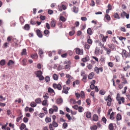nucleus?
Segmentation results:
<instances>
[{
  "mask_svg": "<svg viewBox=\"0 0 130 130\" xmlns=\"http://www.w3.org/2000/svg\"><path fill=\"white\" fill-rule=\"evenodd\" d=\"M105 101L107 102V105L109 106L111 105L112 99L110 95H109L107 97H105L104 98Z\"/></svg>",
  "mask_w": 130,
  "mask_h": 130,
  "instance_id": "1",
  "label": "nucleus"
},
{
  "mask_svg": "<svg viewBox=\"0 0 130 130\" xmlns=\"http://www.w3.org/2000/svg\"><path fill=\"white\" fill-rule=\"evenodd\" d=\"M104 49L105 51H106L107 54L109 55L111 52V50L108 48L104 47Z\"/></svg>",
  "mask_w": 130,
  "mask_h": 130,
  "instance_id": "11",
  "label": "nucleus"
},
{
  "mask_svg": "<svg viewBox=\"0 0 130 130\" xmlns=\"http://www.w3.org/2000/svg\"><path fill=\"white\" fill-rule=\"evenodd\" d=\"M22 62L23 63V65L24 66H25L26 64V63L27 62V60L26 59H24L22 60Z\"/></svg>",
  "mask_w": 130,
  "mask_h": 130,
  "instance_id": "51",
  "label": "nucleus"
},
{
  "mask_svg": "<svg viewBox=\"0 0 130 130\" xmlns=\"http://www.w3.org/2000/svg\"><path fill=\"white\" fill-rule=\"evenodd\" d=\"M60 20L61 21H62L63 22L65 21L66 20V19L64 17H63V16L60 17Z\"/></svg>",
  "mask_w": 130,
  "mask_h": 130,
  "instance_id": "48",
  "label": "nucleus"
},
{
  "mask_svg": "<svg viewBox=\"0 0 130 130\" xmlns=\"http://www.w3.org/2000/svg\"><path fill=\"white\" fill-rule=\"evenodd\" d=\"M86 116L88 118H90L91 117V113L90 112L88 111L86 112Z\"/></svg>",
  "mask_w": 130,
  "mask_h": 130,
  "instance_id": "22",
  "label": "nucleus"
},
{
  "mask_svg": "<svg viewBox=\"0 0 130 130\" xmlns=\"http://www.w3.org/2000/svg\"><path fill=\"white\" fill-rule=\"evenodd\" d=\"M53 86L55 89H57L59 90H61L62 88L61 85L59 84H57L56 83L53 84Z\"/></svg>",
  "mask_w": 130,
  "mask_h": 130,
  "instance_id": "4",
  "label": "nucleus"
},
{
  "mask_svg": "<svg viewBox=\"0 0 130 130\" xmlns=\"http://www.w3.org/2000/svg\"><path fill=\"white\" fill-rule=\"evenodd\" d=\"M30 105L32 107H35L36 106L37 104L36 103H35L34 102H32L30 103Z\"/></svg>",
  "mask_w": 130,
  "mask_h": 130,
  "instance_id": "34",
  "label": "nucleus"
},
{
  "mask_svg": "<svg viewBox=\"0 0 130 130\" xmlns=\"http://www.w3.org/2000/svg\"><path fill=\"white\" fill-rule=\"evenodd\" d=\"M28 119L25 117L23 119V121L25 123H27L28 122Z\"/></svg>",
  "mask_w": 130,
  "mask_h": 130,
  "instance_id": "56",
  "label": "nucleus"
},
{
  "mask_svg": "<svg viewBox=\"0 0 130 130\" xmlns=\"http://www.w3.org/2000/svg\"><path fill=\"white\" fill-rule=\"evenodd\" d=\"M94 74L93 72L90 73L88 75V78L89 79H92L94 76Z\"/></svg>",
  "mask_w": 130,
  "mask_h": 130,
  "instance_id": "12",
  "label": "nucleus"
},
{
  "mask_svg": "<svg viewBox=\"0 0 130 130\" xmlns=\"http://www.w3.org/2000/svg\"><path fill=\"white\" fill-rule=\"evenodd\" d=\"M99 93L102 95H104L105 93V91L103 90H100L99 92Z\"/></svg>",
  "mask_w": 130,
  "mask_h": 130,
  "instance_id": "55",
  "label": "nucleus"
},
{
  "mask_svg": "<svg viewBox=\"0 0 130 130\" xmlns=\"http://www.w3.org/2000/svg\"><path fill=\"white\" fill-rule=\"evenodd\" d=\"M48 91L49 93H53V95L55 94V93L54 90L50 87L48 88Z\"/></svg>",
  "mask_w": 130,
  "mask_h": 130,
  "instance_id": "18",
  "label": "nucleus"
},
{
  "mask_svg": "<svg viewBox=\"0 0 130 130\" xmlns=\"http://www.w3.org/2000/svg\"><path fill=\"white\" fill-rule=\"evenodd\" d=\"M98 115L96 114H94L93 117V120L94 121H96L98 120Z\"/></svg>",
  "mask_w": 130,
  "mask_h": 130,
  "instance_id": "17",
  "label": "nucleus"
},
{
  "mask_svg": "<svg viewBox=\"0 0 130 130\" xmlns=\"http://www.w3.org/2000/svg\"><path fill=\"white\" fill-rule=\"evenodd\" d=\"M75 33V30H73V31H70L69 33V35L70 36H73Z\"/></svg>",
  "mask_w": 130,
  "mask_h": 130,
  "instance_id": "50",
  "label": "nucleus"
},
{
  "mask_svg": "<svg viewBox=\"0 0 130 130\" xmlns=\"http://www.w3.org/2000/svg\"><path fill=\"white\" fill-rule=\"evenodd\" d=\"M9 44V43L8 42H6L4 43L3 46L5 48H6L8 47V45Z\"/></svg>",
  "mask_w": 130,
  "mask_h": 130,
  "instance_id": "40",
  "label": "nucleus"
},
{
  "mask_svg": "<svg viewBox=\"0 0 130 130\" xmlns=\"http://www.w3.org/2000/svg\"><path fill=\"white\" fill-rule=\"evenodd\" d=\"M70 89V88L67 87L65 85L63 86V89L62 91V92L66 94L68 93V91Z\"/></svg>",
  "mask_w": 130,
  "mask_h": 130,
  "instance_id": "5",
  "label": "nucleus"
},
{
  "mask_svg": "<svg viewBox=\"0 0 130 130\" xmlns=\"http://www.w3.org/2000/svg\"><path fill=\"white\" fill-rule=\"evenodd\" d=\"M121 115L119 113L117 114L116 116V119L117 121H119L121 120Z\"/></svg>",
  "mask_w": 130,
  "mask_h": 130,
  "instance_id": "27",
  "label": "nucleus"
},
{
  "mask_svg": "<svg viewBox=\"0 0 130 130\" xmlns=\"http://www.w3.org/2000/svg\"><path fill=\"white\" fill-rule=\"evenodd\" d=\"M108 128L110 130H113L114 127L112 123H110L109 124L108 126Z\"/></svg>",
  "mask_w": 130,
  "mask_h": 130,
  "instance_id": "25",
  "label": "nucleus"
},
{
  "mask_svg": "<svg viewBox=\"0 0 130 130\" xmlns=\"http://www.w3.org/2000/svg\"><path fill=\"white\" fill-rule=\"evenodd\" d=\"M121 78L122 79V81H123V82H122V83L124 84H127V82L125 78L124 77V75L123 74H121Z\"/></svg>",
  "mask_w": 130,
  "mask_h": 130,
  "instance_id": "8",
  "label": "nucleus"
},
{
  "mask_svg": "<svg viewBox=\"0 0 130 130\" xmlns=\"http://www.w3.org/2000/svg\"><path fill=\"white\" fill-rule=\"evenodd\" d=\"M89 60V56L87 55L85 58L83 59V61L84 62L88 61Z\"/></svg>",
  "mask_w": 130,
  "mask_h": 130,
  "instance_id": "16",
  "label": "nucleus"
},
{
  "mask_svg": "<svg viewBox=\"0 0 130 130\" xmlns=\"http://www.w3.org/2000/svg\"><path fill=\"white\" fill-rule=\"evenodd\" d=\"M87 33L90 35L92 34V30L91 28H89L87 30Z\"/></svg>",
  "mask_w": 130,
  "mask_h": 130,
  "instance_id": "26",
  "label": "nucleus"
},
{
  "mask_svg": "<svg viewBox=\"0 0 130 130\" xmlns=\"http://www.w3.org/2000/svg\"><path fill=\"white\" fill-rule=\"evenodd\" d=\"M35 101L36 104H40L42 102V101L40 98H37L35 100Z\"/></svg>",
  "mask_w": 130,
  "mask_h": 130,
  "instance_id": "21",
  "label": "nucleus"
},
{
  "mask_svg": "<svg viewBox=\"0 0 130 130\" xmlns=\"http://www.w3.org/2000/svg\"><path fill=\"white\" fill-rule=\"evenodd\" d=\"M105 18L108 21H109L110 19V16L108 14H106L105 15Z\"/></svg>",
  "mask_w": 130,
  "mask_h": 130,
  "instance_id": "53",
  "label": "nucleus"
},
{
  "mask_svg": "<svg viewBox=\"0 0 130 130\" xmlns=\"http://www.w3.org/2000/svg\"><path fill=\"white\" fill-rule=\"evenodd\" d=\"M26 127L24 123H22L21 124L20 129L21 130H23Z\"/></svg>",
  "mask_w": 130,
  "mask_h": 130,
  "instance_id": "24",
  "label": "nucleus"
},
{
  "mask_svg": "<svg viewBox=\"0 0 130 130\" xmlns=\"http://www.w3.org/2000/svg\"><path fill=\"white\" fill-rule=\"evenodd\" d=\"M20 117H18L16 119V121L17 122H19L20 120H21L23 116L22 115V113L21 112H20Z\"/></svg>",
  "mask_w": 130,
  "mask_h": 130,
  "instance_id": "20",
  "label": "nucleus"
},
{
  "mask_svg": "<svg viewBox=\"0 0 130 130\" xmlns=\"http://www.w3.org/2000/svg\"><path fill=\"white\" fill-rule=\"evenodd\" d=\"M14 63V62L13 60H9L7 64L8 66H10L12 64Z\"/></svg>",
  "mask_w": 130,
  "mask_h": 130,
  "instance_id": "36",
  "label": "nucleus"
},
{
  "mask_svg": "<svg viewBox=\"0 0 130 130\" xmlns=\"http://www.w3.org/2000/svg\"><path fill=\"white\" fill-rule=\"evenodd\" d=\"M68 62L69 64L66 65L64 67L66 69H67L68 70H69L70 69V66L69 64H70L71 62L70 61H68Z\"/></svg>",
  "mask_w": 130,
  "mask_h": 130,
  "instance_id": "15",
  "label": "nucleus"
},
{
  "mask_svg": "<svg viewBox=\"0 0 130 130\" xmlns=\"http://www.w3.org/2000/svg\"><path fill=\"white\" fill-rule=\"evenodd\" d=\"M81 75L83 77V78L82 79L83 82L85 83L87 82V74H85V72L84 71H81Z\"/></svg>",
  "mask_w": 130,
  "mask_h": 130,
  "instance_id": "2",
  "label": "nucleus"
},
{
  "mask_svg": "<svg viewBox=\"0 0 130 130\" xmlns=\"http://www.w3.org/2000/svg\"><path fill=\"white\" fill-rule=\"evenodd\" d=\"M38 77L39 78V79L40 80H42L44 79V77L42 75L39 76V77Z\"/></svg>",
  "mask_w": 130,
  "mask_h": 130,
  "instance_id": "64",
  "label": "nucleus"
},
{
  "mask_svg": "<svg viewBox=\"0 0 130 130\" xmlns=\"http://www.w3.org/2000/svg\"><path fill=\"white\" fill-rule=\"evenodd\" d=\"M5 64V60H2L0 62V64L1 66H3Z\"/></svg>",
  "mask_w": 130,
  "mask_h": 130,
  "instance_id": "44",
  "label": "nucleus"
},
{
  "mask_svg": "<svg viewBox=\"0 0 130 130\" xmlns=\"http://www.w3.org/2000/svg\"><path fill=\"white\" fill-rule=\"evenodd\" d=\"M51 125H52V126L55 127H56L58 126V124L54 121H53Z\"/></svg>",
  "mask_w": 130,
  "mask_h": 130,
  "instance_id": "19",
  "label": "nucleus"
},
{
  "mask_svg": "<svg viewBox=\"0 0 130 130\" xmlns=\"http://www.w3.org/2000/svg\"><path fill=\"white\" fill-rule=\"evenodd\" d=\"M72 11L75 13H77L78 12V7H76L75 6H74L73 9H72Z\"/></svg>",
  "mask_w": 130,
  "mask_h": 130,
  "instance_id": "10",
  "label": "nucleus"
},
{
  "mask_svg": "<svg viewBox=\"0 0 130 130\" xmlns=\"http://www.w3.org/2000/svg\"><path fill=\"white\" fill-rule=\"evenodd\" d=\"M62 102V99L61 98H58L56 100L57 103L58 104H59Z\"/></svg>",
  "mask_w": 130,
  "mask_h": 130,
  "instance_id": "32",
  "label": "nucleus"
},
{
  "mask_svg": "<svg viewBox=\"0 0 130 130\" xmlns=\"http://www.w3.org/2000/svg\"><path fill=\"white\" fill-rule=\"evenodd\" d=\"M45 80L47 83L50 81V77L48 76H47L45 78Z\"/></svg>",
  "mask_w": 130,
  "mask_h": 130,
  "instance_id": "45",
  "label": "nucleus"
},
{
  "mask_svg": "<svg viewBox=\"0 0 130 130\" xmlns=\"http://www.w3.org/2000/svg\"><path fill=\"white\" fill-rule=\"evenodd\" d=\"M35 74L36 75V77H38L42 75V73L41 71L39 70L36 72Z\"/></svg>",
  "mask_w": 130,
  "mask_h": 130,
  "instance_id": "13",
  "label": "nucleus"
},
{
  "mask_svg": "<svg viewBox=\"0 0 130 130\" xmlns=\"http://www.w3.org/2000/svg\"><path fill=\"white\" fill-rule=\"evenodd\" d=\"M100 49L98 47H96L94 51V54L96 55H98L100 53Z\"/></svg>",
  "mask_w": 130,
  "mask_h": 130,
  "instance_id": "14",
  "label": "nucleus"
},
{
  "mask_svg": "<svg viewBox=\"0 0 130 130\" xmlns=\"http://www.w3.org/2000/svg\"><path fill=\"white\" fill-rule=\"evenodd\" d=\"M78 110L79 112H81L83 111L84 109L82 107L79 106L78 107Z\"/></svg>",
  "mask_w": 130,
  "mask_h": 130,
  "instance_id": "42",
  "label": "nucleus"
},
{
  "mask_svg": "<svg viewBox=\"0 0 130 130\" xmlns=\"http://www.w3.org/2000/svg\"><path fill=\"white\" fill-rule=\"evenodd\" d=\"M120 29L123 32H125L126 31L125 28L124 27H120Z\"/></svg>",
  "mask_w": 130,
  "mask_h": 130,
  "instance_id": "58",
  "label": "nucleus"
},
{
  "mask_svg": "<svg viewBox=\"0 0 130 130\" xmlns=\"http://www.w3.org/2000/svg\"><path fill=\"white\" fill-rule=\"evenodd\" d=\"M24 28L25 30H28L30 29V26L29 24H26L25 25Z\"/></svg>",
  "mask_w": 130,
  "mask_h": 130,
  "instance_id": "29",
  "label": "nucleus"
},
{
  "mask_svg": "<svg viewBox=\"0 0 130 130\" xmlns=\"http://www.w3.org/2000/svg\"><path fill=\"white\" fill-rule=\"evenodd\" d=\"M102 121L105 123L106 124L107 120L105 117H103L102 119Z\"/></svg>",
  "mask_w": 130,
  "mask_h": 130,
  "instance_id": "57",
  "label": "nucleus"
},
{
  "mask_svg": "<svg viewBox=\"0 0 130 130\" xmlns=\"http://www.w3.org/2000/svg\"><path fill=\"white\" fill-rule=\"evenodd\" d=\"M54 111V110L52 108H50L49 110V113L50 114H52Z\"/></svg>",
  "mask_w": 130,
  "mask_h": 130,
  "instance_id": "63",
  "label": "nucleus"
},
{
  "mask_svg": "<svg viewBox=\"0 0 130 130\" xmlns=\"http://www.w3.org/2000/svg\"><path fill=\"white\" fill-rule=\"evenodd\" d=\"M121 16L122 18H124L125 16L126 18L127 19H128L129 18V14L127 13L124 11H123L121 14Z\"/></svg>",
  "mask_w": 130,
  "mask_h": 130,
  "instance_id": "7",
  "label": "nucleus"
},
{
  "mask_svg": "<svg viewBox=\"0 0 130 130\" xmlns=\"http://www.w3.org/2000/svg\"><path fill=\"white\" fill-rule=\"evenodd\" d=\"M94 71L98 74H99V68L96 67H95L94 68Z\"/></svg>",
  "mask_w": 130,
  "mask_h": 130,
  "instance_id": "46",
  "label": "nucleus"
},
{
  "mask_svg": "<svg viewBox=\"0 0 130 130\" xmlns=\"http://www.w3.org/2000/svg\"><path fill=\"white\" fill-rule=\"evenodd\" d=\"M66 116L69 120H70L71 119V118L70 115L68 113L66 114Z\"/></svg>",
  "mask_w": 130,
  "mask_h": 130,
  "instance_id": "61",
  "label": "nucleus"
},
{
  "mask_svg": "<svg viewBox=\"0 0 130 130\" xmlns=\"http://www.w3.org/2000/svg\"><path fill=\"white\" fill-rule=\"evenodd\" d=\"M45 121L46 123L50 122L51 121V120L50 118L46 117L45 119Z\"/></svg>",
  "mask_w": 130,
  "mask_h": 130,
  "instance_id": "31",
  "label": "nucleus"
},
{
  "mask_svg": "<svg viewBox=\"0 0 130 130\" xmlns=\"http://www.w3.org/2000/svg\"><path fill=\"white\" fill-rule=\"evenodd\" d=\"M99 45L101 47H103L104 48V47H105L104 46V44H102L101 42H99Z\"/></svg>",
  "mask_w": 130,
  "mask_h": 130,
  "instance_id": "62",
  "label": "nucleus"
},
{
  "mask_svg": "<svg viewBox=\"0 0 130 130\" xmlns=\"http://www.w3.org/2000/svg\"><path fill=\"white\" fill-rule=\"evenodd\" d=\"M26 50L25 49H24L21 52V54L22 55H26L27 53L26 52Z\"/></svg>",
  "mask_w": 130,
  "mask_h": 130,
  "instance_id": "37",
  "label": "nucleus"
},
{
  "mask_svg": "<svg viewBox=\"0 0 130 130\" xmlns=\"http://www.w3.org/2000/svg\"><path fill=\"white\" fill-rule=\"evenodd\" d=\"M114 114V113L113 112H112L111 113L110 116V118L111 119L113 120L114 119L113 116Z\"/></svg>",
  "mask_w": 130,
  "mask_h": 130,
  "instance_id": "49",
  "label": "nucleus"
},
{
  "mask_svg": "<svg viewBox=\"0 0 130 130\" xmlns=\"http://www.w3.org/2000/svg\"><path fill=\"white\" fill-rule=\"evenodd\" d=\"M47 102V101L46 100H44L42 102V104L43 106L46 105Z\"/></svg>",
  "mask_w": 130,
  "mask_h": 130,
  "instance_id": "54",
  "label": "nucleus"
},
{
  "mask_svg": "<svg viewBox=\"0 0 130 130\" xmlns=\"http://www.w3.org/2000/svg\"><path fill=\"white\" fill-rule=\"evenodd\" d=\"M44 33L46 35H49L50 34V31L48 30L45 29L44 31Z\"/></svg>",
  "mask_w": 130,
  "mask_h": 130,
  "instance_id": "52",
  "label": "nucleus"
},
{
  "mask_svg": "<svg viewBox=\"0 0 130 130\" xmlns=\"http://www.w3.org/2000/svg\"><path fill=\"white\" fill-rule=\"evenodd\" d=\"M128 54L129 55H128L126 53V52L125 50H123L122 52V55L123 57H125V58H126L127 57H129L130 56V54Z\"/></svg>",
  "mask_w": 130,
  "mask_h": 130,
  "instance_id": "6",
  "label": "nucleus"
},
{
  "mask_svg": "<svg viewBox=\"0 0 130 130\" xmlns=\"http://www.w3.org/2000/svg\"><path fill=\"white\" fill-rule=\"evenodd\" d=\"M68 126L67 123H66L64 122L63 123L62 125V128L64 129H65Z\"/></svg>",
  "mask_w": 130,
  "mask_h": 130,
  "instance_id": "47",
  "label": "nucleus"
},
{
  "mask_svg": "<svg viewBox=\"0 0 130 130\" xmlns=\"http://www.w3.org/2000/svg\"><path fill=\"white\" fill-rule=\"evenodd\" d=\"M86 102L87 103L88 105H90V102L91 101L89 99H87L86 100Z\"/></svg>",
  "mask_w": 130,
  "mask_h": 130,
  "instance_id": "60",
  "label": "nucleus"
},
{
  "mask_svg": "<svg viewBox=\"0 0 130 130\" xmlns=\"http://www.w3.org/2000/svg\"><path fill=\"white\" fill-rule=\"evenodd\" d=\"M75 52L76 54L80 55L83 54V49H80L79 48H76L75 49Z\"/></svg>",
  "mask_w": 130,
  "mask_h": 130,
  "instance_id": "3",
  "label": "nucleus"
},
{
  "mask_svg": "<svg viewBox=\"0 0 130 130\" xmlns=\"http://www.w3.org/2000/svg\"><path fill=\"white\" fill-rule=\"evenodd\" d=\"M97 128V126L95 125L92 126L90 127V128L92 130H96Z\"/></svg>",
  "mask_w": 130,
  "mask_h": 130,
  "instance_id": "39",
  "label": "nucleus"
},
{
  "mask_svg": "<svg viewBox=\"0 0 130 130\" xmlns=\"http://www.w3.org/2000/svg\"><path fill=\"white\" fill-rule=\"evenodd\" d=\"M113 17L114 18L118 19H119L120 18L119 16V15L117 13H116L114 14Z\"/></svg>",
  "mask_w": 130,
  "mask_h": 130,
  "instance_id": "30",
  "label": "nucleus"
},
{
  "mask_svg": "<svg viewBox=\"0 0 130 130\" xmlns=\"http://www.w3.org/2000/svg\"><path fill=\"white\" fill-rule=\"evenodd\" d=\"M118 101V103L119 104H120L121 103V101H122L123 103H124V98L123 97H121L120 98V99L119 100H117Z\"/></svg>",
  "mask_w": 130,
  "mask_h": 130,
  "instance_id": "23",
  "label": "nucleus"
},
{
  "mask_svg": "<svg viewBox=\"0 0 130 130\" xmlns=\"http://www.w3.org/2000/svg\"><path fill=\"white\" fill-rule=\"evenodd\" d=\"M19 20L20 21L22 24H23L24 22V19L23 17L21 16L20 17Z\"/></svg>",
  "mask_w": 130,
  "mask_h": 130,
  "instance_id": "35",
  "label": "nucleus"
},
{
  "mask_svg": "<svg viewBox=\"0 0 130 130\" xmlns=\"http://www.w3.org/2000/svg\"><path fill=\"white\" fill-rule=\"evenodd\" d=\"M53 78L55 80H58V76L56 74H53Z\"/></svg>",
  "mask_w": 130,
  "mask_h": 130,
  "instance_id": "38",
  "label": "nucleus"
},
{
  "mask_svg": "<svg viewBox=\"0 0 130 130\" xmlns=\"http://www.w3.org/2000/svg\"><path fill=\"white\" fill-rule=\"evenodd\" d=\"M51 26L52 27H54L55 26V22L53 20L52 21L51 23Z\"/></svg>",
  "mask_w": 130,
  "mask_h": 130,
  "instance_id": "28",
  "label": "nucleus"
},
{
  "mask_svg": "<svg viewBox=\"0 0 130 130\" xmlns=\"http://www.w3.org/2000/svg\"><path fill=\"white\" fill-rule=\"evenodd\" d=\"M36 33L38 36L40 38H41L42 37V35L40 30L39 29H38L36 30Z\"/></svg>",
  "mask_w": 130,
  "mask_h": 130,
  "instance_id": "9",
  "label": "nucleus"
},
{
  "mask_svg": "<svg viewBox=\"0 0 130 130\" xmlns=\"http://www.w3.org/2000/svg\"><path fill=\"white\" fill-rule=\"evenodd\" d=\"M90 45L87 44H85L84 45V47L87 50H89L90 48Z\"/></svg>",
  "mask_w": 130,
  "mask_h": 130,
  "instance_id": "43",
  "label": "nucleus"
},
{
  "mask_svg": "<svg viewBox=\"0 0 130 130\" xmlns=\"http://www.w3.org/2000/svg\"><path fill=\"white\" fill-rule=\"evenodd\" d=\"M80 95L81 97L83 99L85 97V94L83 91H82L81 92Z\"/></svg>",
  "mask_w": 130,
  "mask_h": 130,
  "instance_id": "33",
  "label": "nucleus"
},
{
  "mask_svg": "<svg viewBox=\"0 0 130 130\" xmlns=\"http://www.w3.org/2000/svg\"><path fill=\"white\" fill-rule=\"evenodd\" d=\"M87 42L89 44H92V39H89L87 40Z\"/></svg>",
  "mask_w": 130,
  "mask_h": 130,
  "instance_id": "59",
  "label": "nucleus"
},
{
  "mask_svg": "<svg viewBox=\"0 0 130 130\" xmlns=\"http://www.w3.org/2000/svg\"><path fill=\"white\" fill-rule=\"evenodd\" d=\"M31 57L33 59L37 58L38 57L37 55L36 54H34L31 55Z\"/></svg>",
  "mask_w": 130,
  "mask_h": 130,
  "instance_id": "41",
  "label": "nucleus"
}]
</instances>
